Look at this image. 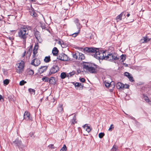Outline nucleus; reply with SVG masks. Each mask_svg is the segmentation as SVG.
<instances>
[{
    "label": "nucleus",
    "mask_w": 151,
    "mask_h": 151,
    "mask_svg": "<svg viewBox=\"0 0 151 151\" xmlns=\"http://www.w3.org/2000/svg\"><path fill=\"white\" fill-rule=\"evenodd\" d=\"M133 21H134V19H132L131 20H129V22H132Z\"/></svg>",
    "instance_id": "680f3d73"
},
{
    "label": "nucleus",
    "mask_w": 151,
    "mask_h": 151,
    "mask_svg": "<svg viewBox=\"0 0 151 151\" xmlns=\"http://www.w3.org/2000/svg\"><path fill=\"white\" fill-rule=\"evenodd\" d=\"M76 24V25H77L78 26H79L78 27H80V25H79V24Z\"/></svg>",
    "instance_id": "338daca9"
},
{
    "label": "nucleus",
    "mask_w": 151,
    "mask_h": 151,
    "mask_svg": "<svg viewBox=\"0 0 151 151\" xmlns=\"http://www.w3.org/2000/svg\"><path fill=\"white\" fill-rule=\"evenodd\" d=\"M66 77V74L65 72H62L60 74V77L61 79H64Z\"/></svg>",
    "instance_id": "bb28decb"
},
{
    "label": "nucleus",
    "mask_w": 151,
    "mask_h": 151,
    "mask_svg": "<svg viewBox=\"0 0 151 151\" xmlns=\"http://www.w3.org/2000/svg\"><path fill=\"white\" fill-rule=\"evenodd\" d=\"M32 46L31 45L29 50L27 51V52L26 55H27L29 56H30L31 55L32 52Z\"/></svg>",
    "instance_id": "412c9836"
},
{
    "label": "nucleus",
    "mask_w": 151,
    "mask_h": 151,
    "mask_svg": "<svg viewBox=\"0 0 151 151\" xmlns=\"http://www.w3.org/2000/svg\"><path fill=\"white\" fill-rule=\"evenodd\" d=\"M79 52L78 51H76L72 53L73 57L76 60L78 59V55H79Z\"/></svg>",
    "instance_id": "6ab92c4d"
},
{
    "label": "nucleus",
    "mask_w": 151,
    "mask_h": 151,
    "mask_svg": "<svg viewBox=\"0 0 151 151\" xmlns=\"http://www.w3.org/2000/svg\"><path fill=\"white\" fill-rule=\"evenodd\" d=\"M126 55H125L122 54L121 56V59L122 60V61H124L126 59Z\"/></svg>",
    "instance_id": "473e14b6"
},
{
    "label": "nucleus",
    "mask_w": 151,
    "mask_h": 151,
    "mask_svg": "<svg viewBox=\"0 0 151 151\" xmlns=\"http://www.w3.org/2000/svg\"><path fill=\"white\" fill-rule=\"evenodd\" d=\"M110 85V83H106L105 84V86L106 87H109Z\"/></svg>",
    "instance_id": "3c124183"
},
{
    "label": "nucleus",
    "mask_w": 151,
    "mask_h": 151,
    "mask_svg": "<svg viewBox=\"0 0 151 151\" xmlns=\"http://www.w3.org/2000/svg\"><path fill=\"white\" fill-rule=\"evenodd\" d=\"M100 67L97 65L94 64L86 70L90 73H96L100 69Z\"/></svg>",
    "instance_id": "20e7f679"
},
{
    "label": "nucleus",
    "mask_w": 151,
    "mask_h": 151,
    "mask_svg": "<svg viewBox=\"0 0 151 151\" xmlns=\"http://www.w3.org/2000/svg\"><path fill=\"white\" fill-rule=\"evenodd\" d=\"M3 83L4 85H7L9 83V80L8 79H6L4 81Z\"/></svg>",
    "instance_id": "72a5a7b5"
},
{
    "label": "nucleus",
    "mask_w": 151,
    "mask_h": 151,
    "mask_svg": "<svg viewBox=\"0 0 151 151\" xmlns=\"http://www.w3.org/2000/svg\"><path fill=\"white\" fill-rule=\"evenodd\" d=\"M30 1L32 2H35L36 0H30Z\"/></svg>",
    "instance_id": "e2e57ef3"
},
{
    "label": "nucleus",
    "mask_w": 151,
    "mask_h": 151,
    "mask_svg": "<svg viewBox=\"0 0 151 151\" xmlns=\"http://www.w3.org/2000/svg\"><path fill=\"white\" fill-rule=\"evenodd\" d=\"M12 144L15 147L16 149L18 148L20 150H22L24 147V145L22 144V141L18 138L13 141Z\"/></svg>",
    "instance_id": "7ed1b4c3"
},
{
    "label": "nucleus",
    "mask_w": 151,
    "mask_h": 151,
    "mask_svg": "<svg viewBox=\"0 0 151 151\" xmlns=\"http://www.w3.org/2000/svg\"><path fill=\"white\" fill-rule=\"evenodd\" d=\"M49 83L50 84L55 85V78L54 77H51L49 79Z\"/></svg>",
    "instance_id": "2eb2a0df"
},
{
    "label": "nucleus",
    "mask_w": 151,
    "mask_h": 151,
    "mask_svg": "<svg viewBox=\"0 0 151 151\" xmlns=\"http://www.w3.org/2000/svg\"><path fill=\"white\" fill-rule=\"evenodd\" d=\"M59 70V68L57 65H53L50 68L48 74V76H50L52 74L57 72Z\"/></svg>",
    "instance_id": "39448f33"
},
{
    "label": "nucleus",
    "mask_w": 151,
    "mask_h": 151,
    "mask_svg": "<svg viewBox=\"0 0 151 151\" xmlns=\"http://www.w3.org/2000/svg\"><path fill=\"white\" fill-rule=\"evenodd\" d=\"M79 20L78 18H76L75 20H74V22L76 24H79V25H80V23L79 22Z\"/></svg>",
    "instance_id": "37998d69"
},
{
    "label": "nucleus",
    "mask_w": 151,
    "mask_h": 151,
    "mask_svg": "<svg viewBox=\"0 0 151 151\" xmlns=\"http://www.w3.org/2000/svg\"><path fill=\"white\" fill-rule=\"evenodd\" d=\"M29 92L31 93L32 94V93H34V94H35V90L34 89H33L32 88H29L28 89Z\"/></svg>",
    "instance_id": "c756f323"
},
{
    "label": "nucleus",
    "mask_w": 151,
    "mask_h": 151,
    "mask_svg": "<svg viewBox=\"0 0 151 151\" xmlns=\"http://www.w3.org/2000/svg\"><path fill=\"white\" fill-rule=\"evenodd\" d=\"M26 83V81H25L24 80H22L20 82L19 84L20 86H22L24 85V84Z\"/></svg>",
    "instance_id": "f704fd0d"
},
{
    "label": "nucleus",
    "mask_w": 151,
    "mask_h": 151,
    "mask_svg": "<svg viewBox=\"0 0 151 151\" xmlns=\"http://www.w3.org/2000/svg\"><path fill=\"white\" fill-rule=\"evenodd\" d=\"M76 73L75 71H73L72 72H70L69 73L70 76H72L74 75Z\"/></svg>",
    "instance_id": "ea45409f"
},
{
    "label": "nucleus",
    "mask_w": 151,
    "mask_h": 151,
    "mask_svg": "<svg viewBox=\"0 0 151 151\" xmlns=\"http://www.w3.org/2000/svg\"><path fill=\"white\" fill-rule=\"evenodd\" d=\"M32 27L28 25H24L21 27L18 32V37L23 40V44L25 47L26 40L29 35V32L32 30Z\"/></svg>",
    "instance_id": "f03ea898"
},
{
    "label": "nucleus",
    "mask_w": 151,
    "mask_h": 151,
    "mask_svg": "<svg viewBox=\"0 0 151 151\" xmlns=\"http://www.w3.org/2000/svg\"><path fill=\"white\" fill-rule=\"evenodd\" d=\"M47 66H41L38 70L39 73L41 74L45 71L47 70Z\"/></svg>",
    "instance_id": "f8f14e48"
},
{
    "label": "nucleus",
    "mask_w": 151,
    "mask_h": 151,
    "mask_svg": "<svg viewBox=\"0 0 151 151\" xmlns=\"http://www.w3.org/2000/svg\"><path fill=\"white\" fill-rule=\"evenodd\" d=\"M19 65L18 66V69H17L16 71L19 74L22 73L24 70V63L22 60H21L20 62L18 63Z\"/></svg>",
    "instance_id": "423d86ee"
},
{
    "label": "nucleus",
    "mask_w": 151,
    "mask_h": 151,
    "mask_svg": "<svg viewBox=\"0 0 151 151\" xmlns=\"http://www.w3.org/2000/svg\"><path fill=\"white\" fill-rule=\"evenodd\" d=\"M79 55H78V60H82L85 58V57L84 55L81 53L79 52Z\"/></svg>",
    "instance_id": "aec40b11"
},
{
    "label": "nucleus",
    "mask_w": 151,
    "mask_h": 151,
    "mask_svg": "<svg viewBox=\"0 0 151 151\" xmlns=\"http://www.w3.org/2000/svg\"><path fill=\"white\" fill-rule=\"evenodd\" d=\"M24 119L27 121L32 120V117L30 116V113L27 111H26L24 115Z\"/></svg>",
    "instance_id": "9d476101"
},
{
    "label": "nucleus",
    "mask_w": 151,
    "mask_h": 151,
    "mask_svg": "<svg viewBox=\"0 0 151 151\" xmlns=\"http://www.w3.org/2000/svg\"><path fill=\"white\" fill-rule=\"evenodd\" d=\"M81 71L80 69L77 70V72L76 73V75H78L79 73H80Z\"/></svg>",
    "instance_id": "8fccbe9b"
},
{
    "label": "nucleus",
    "mask_w": 151,
    "mask_h": 151,
    "mask_svg": "<svg viewBox=\"0 0 151 151\" xmlns=\"http://www.w3.org/2000/svg\"><path fill=\"white\" fill-rule=\"evenodd\" d=\"M94 63H90L88 62H84L83 65V68L86 70L88 69L91 65H93Z\"/></svg>",
    "instance_id": "ddd939ff"
},
{
    "label": "nucleus",
    "mask_w": 151,
    "mask_h": 151,
    "mask_svg": "<svg viewBox=\"0 0 151 151\" xmlns=\"http://www.w3.org/2000/svg\"><path fill=\"white\" fill-rule=\"evenodd\" d=\"M79 80L82 83L84 82L85 81V79L84 78H80Z\"/></svg>",
    "instance_id": "a18cd8bd"
},
{
    "label": "nucleus",
    "mask_w": 151,
    "mask_h": 151,
    "mask_svg": "<svg viewBox=\"0 0 151 151\" xmlns=\"http://www.w3.org/2000/svg\"><path fill=\"white\" fill-rule=\"evenodd\" d=\"M7 38L9 39L10 40L12 41L13 40V38L10 37H7Z\"/></svg>",
    "instance_id": "4d7b16f0"
},
{
    "label": "nucleus",
    "mask_w": 151,
    "mask_h": 151,
    "mask_svg": "<svg viewBox=\"0 0 151 151\" xmlns=\"http://www.w3.org/2000/svg\"><path fill=\"white\" fill-rule=\"evenodd\" d=\"M49 146H50V148H54V147H53V145L52 144L50 145Z\"/></svg>",
    "instance_id": "6e6d98bb"
},
{
    "label": "nucleus",
    "mask_w": 151,
    "mask_h": 151,
    "mask_svg": "<svg viewBox=\"0 0 151 151\" xmlns=\"http://www.w3.org/2000/svg\"><path fill=\"white\" fill-rule=\"evenodd\" d=\"M41 27L42 29H44L49 31V30L47 29V27H45V25L44 23H42L41 25Z\"/></svg>",
    "instance_id": "a878e982"
},
{
    "label": "nucleus",
    "mask_w": 151,
    "mask_h": 151,
    "mask_svg": "<svg viewBox=\"0 0 151 151\" xmlns=\"http://www.w3.org/2000/svg\"><path fill=\"white\" fill-rule=\"evenodd\" d=\"M50 56H46L44 59V61L45 63H47L50 62L51 60Z\"/></svg>",
    "instance_id": "b1692460"
},
{
    "label": "nucleus",
    "mask_w": 151,
    "mask_h": 151,
    "mask_svg": "<svg viewBox=\"0 0 151 151\" xmlns=\"http://www.w3.org/2000/svg\"><path fill=\"white\" fill-rule=\"evenodd\" d=\"M128 66L127 64H126V65H125V66Z\"/></svg>",
    "instance_id": "774afa93"
},
{
    "label": "nucleus",
    "mask_w": 151,
    "mask_h": 151,
    "mask_svg": "<svg viewBox=\"0 0 151 151\" xmlns=\"http://www.w3.org/2000/svg\"><path fill=\"white\" fill-rule=\"evenodd\" d=\"M129 87V85L127 84H125L124 85V88H127Z\"/></svg>",
    "instance_id": "49530a36"
},
{
    "label": "nucleus",
    "mask_w": 151,
    "mask_h": 151,
    "mask_svg": "<svg viewBox=\"0 0 151 151\" xmlns=\"http://www.w3.org/2000/svg\"><path fill=\"white\" fill-rule=\"evenodd\" d=\"M58 58L59 60L63 61H67L68 60L67 55L63 53L59 54Z\"/></svg>",
    "instance_id": "6e6552de"
},
{
    "label": "nucleus",
    "mask_w": 151,
    "mask_h": 151,
    "mask_svg": "<svg viewBox=\"0 0 151 151\" xmlns=\"http://www.w3.org/2000/svg\"><path fill=\"white\" fill-rule=\"evenodd\" d=\"M144 41L142 42L143 43H146L149 41L150 40V38H147V37H143Z\"/></svg>",
    "instance_id": "cd10ccee"
},
{
    "label": "nucleus",
    "mask_w": 151,
    "mask_h": 151,
    "mask_svg": "<svg viewBox=\"0 0 151 151\" xmlns=\"http://www.w3.org/2000/svg\"><path fill=\"white\" fill-rule=\"evenodd\" d=\"M34 134V133L33 132L30 133H29V135L30 137H34V136H33Z\"/></svg>",
    "instance_id": "09e8293b"
},
{
    "label": "nucleus",
    "mask_w": 151,
    "mask_h": 151,
    "mask_svg": "<svg viewBox=\"0 0 151 151\" xmlns=\"http://www.w3.org/2000/svg\"><path fill=\"white\" fill-rule=\"evenodd\" d=\"M129 81L131 82H133L134 81V80L133 79V77L132 76L131 74L130 75V76H129V77L128 78Z\"/></svg>",
    "instance_id": "2f4dec72"
},
{
    "label": "nucleus",
    "mask_w": 151,
    "mask_h": 151,
    "mask_svg": "<svg viewBox=\"0 0 151 151\" xmlns=\"http://www.w3.org/2000/svg\"><path fill=\"white\" fill-rule=\"evenodd\" d=\"M31 8L29 9V12L30 15L33 17H36L37 16V14L35 11L34 9L32 7V5H30Z\"/></svg>",
    "instance_id": "4468645a"
},
{
    "label": "nucleus",
    "mask_w": 151,
    "mask_h": 151,
    "mask_svg": "<svg viewBox=\"0 0 151 151\" xmlns=\"http://www.w3.org/2000/svg\"><path fill=\"white\" fill-rule=\"evenodd\" d=\"M82 20L83 22V23H85L86 24V25L87 26V23L88 22V20L86 21L85 19H83Z\"/></svg>",
    "instance_id": "de8ad7c7"
},
{
    "label": "nucleus",
    "mask_w": 151,
    "mask_h": 151,
    "mask_svg": "<svg viewBox=\"0 0 151 151\" xmlns=\"http://www.w3.org/2000/svg\"><path fill=\"white\" fill-rule=\"evenodd\" d=\"M2 99H3L2 96L1 95H0V100H1Z\"/></svg>",
    "instance_id": "13d9d810"
},
{
    "label": "nucleus",
    "mask_w": 151,
    "mask_h": 151,
    "mask_svg": "<svg viewBox=\"0 0 151 151\" xmlns=\"http://www.w3.org/2000/svg\"><path fill=\"white\" fill-rule=\"evenodd\" d=\"M131 74L128 72H125L124 73V76H127V78L129 77Z\"/></svg>",
    "instance_id": "79ce46f5"
},
{
    "label": "nucleus",
    "mask_w": 151,
    "mask_h": 151,
    "mask_svg": "<svg viewBox=\"0 0 151 151\" xmlns=\"http://www.w3.org/2000/svg\"><path fill=\"white\" fill-rule=\"evenodd\" d=\"M81 83H79L76 82L75 83L74 85L75 87H79L80 86H81Z\"/></svg>",
    "instance_id": "a19ab883"
},
{
    "label": "nucleus",
    "mask_w": 151,
    "mask_h": 151,
    "mask_svg": "<svg viewBox=\"0 0 151 151\" xmlns=\"http://www.w3.org/2000/svg\"><path fill=\"white\" fill-rule=\"evenodd\" d=\"M130 14H129V13H128V14H127V17H129L130 16Z\"/></svg>",
    "instance_id": "052dcab7"
},
{
    "label": "nucleus",
    "mask_w": 151,
    "mask_h": 151,
    "mask_svg": "<svg viewBox=\"0 0 151 151\" xmlns=\"http://www.w3.org/2000/svg\"><path fill=\"white\" fill-rule=\"evenodd\" d=\"M143 97L145 100L147 102L149 103V104H151V101H150V99H149L148 97L146 96L145 95V94L143 95Z\"/></svg>",
    "instance_id": "4be33fe9"
},
{
    "label": "nucleus",
    "mask_w": 151,
    "mask_h": 151,
    "mask_svg": "<svg viewBox=\"0 0 151 151\" xmlns=\"http://www.w3.org/2000/svg\"><path fill=\"white\" fill-rule=\"evenodd\" d=\"M80 31V29H79L78 30V32H75L74 33H73L72 35V36L73 37H75L76 36H77L78 34V33Z\"/></svg>",
    "instance_id": "e433bc0d"
},
{
    "label": "nucleus",
    "mask_w": 151,
    "mask_h": 151,
    "mask_svg": "<svg viewBox=\"0 0 151 151\" xmlns=\"http://www.w3.org/2000/svg\"><path fill=\"white\" fill-rule=\"evenodd\" d=\"M125 12H122L120 14L118 15L116 18V20L117 22H118L121 20L122 19V17L124 18L125 17Z\"/></svg>",
    "instance_id": "9b49d317"
},
{
    "label": "nucleus",
    "mask_w": 151,
    "mask_h": 151,
    "mask_svg": "<svg viewBox=\"0 0 151 151\" xmlns=\"http://www.w3.org/2000/svg\"><path fill=\"white\" fill-rule=\"evenodd\" d=\"M67 147L65 145H64L63 147L60 150V151H66Z\"/></svg>",
    "instance_id": "7c9ffc66"
},
{
    "label": "nucleus",
    "mask_w": 151,
    "mask_h": 151,
    "mask_svg": "<svg viewBox=\"0 0 151 151\" xmlns=\"http://www.w3.org/2000/svg\"><path fill=\"white\" fill-rule=\"evenodd\" d=\"M34 35L39 42L41 43L42 41V40L40 36V32L36 30L34 32Z\"/></svg>",
    "instance_id": "0eeeda50"
},
{
    "label": "nucleus",
    "mask_w": 151,
    "mask_h": 151,
    "mask_svg": "<svg viewBox=\"0 0 151 151\" xmlns=\"http://www.w3.org/2000/svg\"><path fill=\"white\" fill-rule=\"evenodd\" d=\"M105 135L104 132H101L99 134V137L100 138H102Z\"/></svg>",
    "instance_id": "c9c22d12"
},
{
    "label": "nucleus",
    "mask_w": 151,
    "mask_h": 151,
    "mask_svg": "<svg viewBox=\"0 0 151 151\" xmlns=\"http://www.w3.org/2000/svg\"><path fill=\"white\" fill-rule=\"evenodd\" d=\"M37 51L33 50V54L36 55V54L37 53Z\"/></svg>",
    "instance_id": "5fc2aeb1"
},
{
    "label": "nucleus",
    "mask_w": 151,
    "mask_h": 151,
    "mask_svg": "<svg viewBox=\"0 0 151 151\" xmlns=\"http://www.w3.org/2000/svg\"><path fill=\"white\" fill-rule=\"evenodd\" d=\"M39 46L37 44H36L34 47L33 50L37 51L38 49Z\"/></svg>",
    "instance_id": "4c0bfd02"
},
{
    "label": "nucleus",
    "mask_w": 151,
    "mask_h": 151,
    "mask_svg": "<svg viewBox=\"0 0 151 151\" xmlns=\"http://www.w3.org/2000/svg\"><path fill=\"white\" fill-rule=\"evenodd\" d=\"M85 50L87 52L93 54L92 55L94 57L99 60H105L110 61H113L116 63V60L119 59L116 54L109 53L107 50H103L101 48L92 47H86Z\"/></svg>",
    "instance_id": "f257e3e1"
},
{
    "label": "nucleus",
    "mask_w": 151,
    "mask_h": 151,
    "mask_svg": "<svg viewBox=\"0 0 151 151\" xmlns=\"http://www.w3.org/2000/svg\"><path fill=\"white\" fill-rule=\"evenodd\" d=\"M59 51L56 47H54L53 49L52 53L53 55L57 56L58 55Z\"/></svg>",
    "instance_id": "f3484780"
},
{
    "label": "nucleus",
    "mask_w": 151,
    "mask_h": 151,
    "mask_svg": "<svg viewBox=\"0 0 151 151\" xmlns=\"http://www.w3.org/2000/svg\"><path fill=\"white\" fill-rule=\"evenodd\" d=\"M70 76L69 74H68V75H66V77H68Z\"/></svg>",
    "instance_id": "69168bd1"
},
{
    "label": "nucleus",
    "mask_w": 151,
    "mask_h": 151,
    "mask_svg": "<svg viewBox=\"0 0 151 151\" xmlns=\"http://www.w3.org/2000/svg\"><path fill=\"white\" fill-rule=\"evenodd\" d=\"M63 104L59 105L58 107V110L59 112H61L63 111Z\"/></svg>",
    "instance_id": "393cba45"
},
{
    "label": "nucleus",
    "mask_w": 151,
    "mask_h": 151,
    "mask_svg": "<svg viewBox=\"0 0 151 151\" xmlns=\"http://www.w3.org/2000/svg\"><path fill=\"white\" fill-rule=\"evenodd\" d=\"M42 80L45 82H47L49 81V78L48 77L44 76L42 78Z\"/></svg>",
    "instance_id": "c85d7f7f"
},
{
    "label": "nucleus",
    "mask_w": 151,
    "mask_h": 151,
    "mask_svg": "<svg viewBox=\"0 0 151 151\" xmlns=\"http://www.w3.org/2000/svg\"><path fill=\"white\" fill-rule=\"evenodd\" d=\"M89 35H90L89 38L91 39H92V38H93V35L92 34H90Z\"/></svg>",
    "instance_id": "603ef678"
},
{
    "label": "nucleus",
    "mask_w": 151,
    "mask_h": 151,
    "mask_svg": "<svg viewBox=\"0 0 151 151\" xmlns=\"http://www.w3.org/2000/svg\"><path fill=\"white\" fill-rule=\"evenodd\" d=\"M130 118H131L132 119H133V120H134V119H135V118H134V117H132V116H131V117H130Z\"/></svg>",
    "instance_id": "bf43d9fd"
},
{
    "label": "nucleus",
    "mask_w": 151,
    "mask_h": 151,
    "mask_svg": "<svg viewBox=\"0 0 151 151\" xmlns=\"http://www.w3.org/2000/svg\"><path fill=\"white\" fill-rule=\"evenodd\" d=\"M124 85L121 82H118L116 85V87L118 89H121L124 88Z\"/></svg>",
    "instance_id": "dca6fc26"
},
{
    "label": "nucleus",
    "mask_w": 151,
    "mask_h": 151,
    "mask_svg": "<svg viewBox=\"0 0 151 151\" xmlns=\"http://www.w3.org/2000/svg\"><path fill=\"white\" fill-rule=\"evenodd\" d=\"M35 55L33 54L32 55V57L33 58H35Z\"/></svg>",
    "instance_id": "0e129e2a"
},
{
    "label": "nucleus",
    "mask_w": 151,
    "mask_h": 151,
    "mask_svg": "<svg viewBox=\"0 0 151 151\" xmlns=\"http://www.w3.org/2000/svg\"><path fill=\"white\" fill-rule=\"evenodd\" d=\"M28 73L30 75H32L34 73V71L32 70H29L28 71Z\"/></svg>",
    "instance_id": "58836bf2"
},
{
    "label": "nucleus",
    "mask_w": 151,
    "mask_h": 151,
    "mask_svg": "<svg viewBox=\"0 0 151 151\" xmlns=\"http://www.w3.org/2000/svg\"><path fill=\"white\" fill-rule=\"evenodd\" d=\"M83 128H84L85 129H86V130L88 132H90L92 129V128L88 126V124H84L83 126Z\"/></svg>",
    "instance_id": "a211bd4d"
},
{
    "label": "nucleus",
    "mask_w": 151,
    "mask_h": 151,
    "mask_svg": "<svg viewBox=\"0 0 151 151\" xmlns=\"http://www.w3.org/2000/svg\"><path fill=\"white\" fill-rule=\"evenodd\" d=\"M26 51H25L23 53V55H22V58H23L24 57V56H25V54H26Z\"/></svg>",
    "instance_id": "864d4df0"
},
{
    "label": "nucleus",
    "mask_w": 151,
    "mask_h": 151,
    "mask_svg": "<svg viewBox=\"0 0 151 151\" xmlns=\"http://www.w3.org/2000/svg\"><path fill=\"white\" fill-rule=\"evenodd\" d=\"M40 63V60L37 58L34 59L31 61V64L35 66H38Z\"/></svg>",
    "instance_id": "1a4fd4ad"
},
{
    "label": "nucleus",
    "mask_w": 151,
    "mask_h": 151,
    "mask_svg": "<svg viewBox=\"0 0 151 151\" xmlns=\"http://www.w3.org/2000/svg\"><path fill=\"white\" fill-rule=\"evenodd\" d=\"M114 125L113 124H111L110 128L108 130L109 131H111V129L114 128Z\"/></svg>",
    "instance_id": "c03bdc74"
},
{
    "label": "nucleus",
    "mask_w": 151,
    "mask_h": 151,
    "mask_svg": "<svg viewBox=\"0 0 151 151\" xmlns=\"http://www.w3.org/2000/svg\"><path fill=\"white\" fill-rule=\"evenodd\" d=\"M76 114H75L72 119L71 120V121L72 122V124L73 125H74L75 123H77V122L76 121Z\"/></svg>",
    "instance_id": "5701e85b"
}]
</instances>
